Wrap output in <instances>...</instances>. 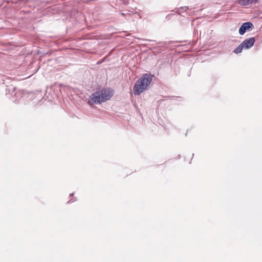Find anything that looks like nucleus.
<instances>
[{
    "mask_svg": "<svg viewBox=\"0 0 262 262\" xmlns=\"http://www.w3.org/2000/svg\"><path fill=\"white\" fill-rule=\"evenodd\" d=\"M39 68L37 67V65H36V67L34 69H33V70H32V74H31L30 76H28V77H29L31 76L32 75H33V74H34L35 73H36L38 71V70Z\"/></svg>",
    "mask_w": 262,
    "mask_h": 262,
    "instance_id": "9d476101",
    "label": "nucleus"
},
{
    "mask_svg": "<svg viewBox=\"0 0 262 262\" xmlns=\"http://www.w3.org/2000/svg\"><path fill=\"white\" fill-rule=\"evenodd\" d=\"M257 0H238V4L242 6H248L253 3H256Z\"/></svg>",
    "mask_w": 262,
    "mask_h": 262,
    "instance_id": "423d86ee",
    "label": "nucleus"
},
{
    "mask_svg": "<svg viewBox=\"0 0 262 262\" xmlns=\"http://www.w3.org/2000/svg\"><path fill=\"white\" fill-rule=\"evenodd\" d=\"M244 49V46L243 44L241 43L239 45L237 46L234 50L233 53L238 54L239 53H241L243 50Z\"/></svg>",
    "mask_w": 262,
    "mask_h": 262,
    "instance_id": "0eeeda50",
    "label": "nucleus"
},
{
    "mask_svg": "<svg viewBox=\"0 0 262 262\" xmlns=\"http://www.w3.org/2000/svg\"><path fill=\"white\" fill-rule=\"evenodd\" d=\"M188 9L189 7L188 6L182 7L179 9L177 12L180 14H181V13H183V12H185Z\"/></svg>",
    "mask_w": 262,
    "mask_h": 262,
    "instance_id": "6e6552de",
    "label": "nucleus"
},
{
    "mask_svg": "<svg viewBox=\"0 0 262 262\" xmlns=\"http://www.w3.org/2000/svg\"><path fill=\"white\" fill-rule=\"evenodd\" d=\"M154 75L150 73H145L139 78L133 86V93L135 95H139L146 89L151 82Z\"/></svg>",
    "mask_w": 262,
    "mask_h": 262,
    "instance_id": "f03ea898",
    "label": "nucleus"
},
{
    "mask_svg": "<svg viewBox=\"0 0 262 262\" xmlns=\"http://www.w3.org/2000/svg\"><path fill=\"white\" fill-rule=\"evenodd\" d=\"M33 64H34V63H32L31 64V65L30 66H31V67L30 68V69H31V68H32V67H33Z\"/></svg>",
    "mask_w": 262,
    "mask_h": 262,
    "instance_id": "f8f14e48",
    "label": "nucleus"
},
{
    "mask_svg": "<svg viewBox=\"0 0 262 262\" xmlns=\"http://www.w3.org/2000/svg\"><path fill=\"white\" fill-rule=\"evenodd\" d=\"M255 42V38L251 37L245 39L242 43L243 44L244 49H249L253 46Z\"/></svg>",
    "mask_w": 262,
    "mask_h": 262,
    "instance_id": "39448f33",
    "label": "nucleus"
},
{
    "mask_svg": "<svg viewBox=\"0 0 262 262\" xmlns=\"http://www.w3.org/2000/svg\"><path fill=\"white\" fill-rule=\"evenodd\" d=\"M254 28L253 24L250 21L244 23L239 29V34L241 35H244L247 31L252 30Z\"/></svg>",
    "mask_w": 262,
    "mask_h": 262,
    "instance_id": "20e7f679",
    "label": "nucleus"
},
{
    "mask_svg": "<svg viewBox=\"0 0 262 262\" xmlns=\"http://www.w3.org/2000/svg\"><path fill=\"white\" fill-rule=\"evenodd\" d=\"M114 90L111 88L97 90L89 97L88 104L92 106L94 104H100L106 102L114 96Z\"/></svg>",
    "mask_w": 262,
    "mask_h": 262,
    "instance_id": "f257e3e1",
    "label": "nucleus"
},
{
    "mask_svg": "<svg viewBox=\"0 0 262 262\" xmlns=\"http://www.w3.org/2000/svg\"><path fill=\"white\" fill-rule=\"evenodd\" d=\"M50 93H49L48 95H47V92H46V93L45 94V97H46V98H45L46 100H48V101H52L54 97V96H52V95H51V96H50Z\"/></svg>",
    "mask_w": 262,
    "mask_h": 262,
    "instance_id": "1a4fd4ad",
    "label": "nucleus"
},
{
    "mask_svg": "<svg viewBox=\"0 0 262 262\" xmlns=\"http://www.w3.org/2000/svg\"><path fill=\"white\" fill-rule=\"evenodd\" d=\"M3 82L0 83V88H3L6 90V94H10L13 96V101L16 102L19 100L23 96V93L21 91H16V88L12 85H6L5 80L2 79Z\"/></svg>",
    "mask_w": 262,
    "mask_h": 262,
    "instance_id": "7ed1b4c3",
    "label": "nucleus"
},
{
    "mask_svg": "<svg viewBox=\"0 0 262 262\" xmlns=\"http://www.w3.org/2000/svg\"><path fill=\"white\" fill-rule=\"evenodd\" d=\"M76 201L75 198L71 199L69 201V203H73Z\"/></svg>",
    "mask_w": 262,
    "mask_h": 262,
    "instance_id": "9b49d317",
    "label": "nucleus"
},
{
    "mask_svg": "<svg viewBox=\"0 0 262 262\" xmlns=\"http://www.w3.org/2000/svg\"><path fill=\"white\" fill-rule=\"evenodd\" d=\"M73 194H74V193L73 192V193H71V194H70V196H72V195H73Z\"/></svg>",
    "mask_w": 262,
    "mask_h": 262,
    "instance_id": "ddd939ff",
    "label": "nucleus"
}]
</instances>
